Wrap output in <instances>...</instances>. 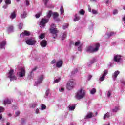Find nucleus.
Masks as SVG:
<instances>
[{"mask_svg":"<svg viewBox=\"0 0 125 125\" xmlns=\"http://www.w3.org/2000/svg\"><path fill=\"white\" fill-rule=\"evenodd\" d=\"M22 28H23V22H21L19 24V29L22 30Z\"/></svg>","mask_w":125,"mask_h":125,"instance_id":"obj_37","label":"nucleus"},{"mask_svg":"<svg viewBox=\"0 0 125 125\" xmlns=\"http://www.w3.org/2000/svg\"><path fill=\"white\" fill-rule=\"evenodd\" d=\"M25 5H26V6H29L30 5V1H29V0H26L25 1Z\"/></svg>","mask_w":125,"mask_h":125,"instance_id":"obj_50","label":"nucleus"},{"mask_svg":"<svg viewBox=\"0 0 125 125\" xmlns=\"http://www.w3.org/2000/svg\"><path fill=\"white\" fill-rule=\"evenodd\" d=\"M10 17L11 19H14V18L16 17V13H15V11H14L11 13Z\"/></svg>","mask_w":125,"mask_h":125,"instance_id":"obj_21","label":"nucleus"},{"mask_svg":"<svg viewBox=\"0 0 125 125\" xmlns=\"http://www.w3.org/2000/svg\"><path fill=\"white\" fill-rule=\"evenodd\" d=\"M4 111V108L2 106H0V113H2Z\"/></svg>","mask_w":125,"mask_h":125,"instance_id":"obj_49","label":"nucleus"},{"mask_svg":"<svg viewBox=\"0 0 125 125\" xmlns=\"http://www.w3.org/2000/svg\"><path fill=\"white\" fill-rule=\"evenodd\" d=\"M69 27V24L68 23H65L64 25H63V29L65 30L67 29Z\"/></svg>","mask_w":125,"mask_h":125,"instance_id":"obj_41","label":"nucleus"},{"mask_svg":"<svg viewBox=\"0 0 125 125\" xmlns=\"http://www.w3.org/2000/svg\"><path fill=\"white\" fill-rule=\"evenodd\" d=\"M50 32L51 33V34H53V38H54V39H55V38L57 37V33H58V30H57L56 26H55L53 23L51 25L50 28Z\"/></svg>","mask_w":125,"mask_h":125,"instance_id":"obj_7","label":"nucleus"},{"mask_svg":"<svg viewBox=\"0 0 125 125\" xmlns=\"http://www.w3.org/2000/svg\"><path fill=\"white\" fill-rule=\"evenodd\" d=\"M92 113L91 112H89L84 117V120L85 121H87L88 120V119H90V118H92Z\"/></svg>","mask_w":125,"mask_h":125,"instance_id":"obj_17","label":"nucleus"},{"mask_svg":"<svg viewBox=\"0 0 125 125\" xmlns=\"http://www.w3.org/2000/svg\"><path fill=\"white\" fill-rule=\"evenodd\" d=\"M20 115V111H17L15 113V117H18Z\"/></svg>","mask_w":125,"mask_h":125,"instance_id":"obj_51","label":"nucleus"},{"mask_svg":"<svg viewBox=\"0 0 125 125\" xmlns=\"http://www.w3.org/2000/svg\"><path fill=\"white\" fill-rule=\"evenodd\" d=\"M44 38V34H41L40 36H39V39H43Z\"/></svg>","mask_w":125,"mask_h":125,"instance_id":"obj_47","label":"nucleus"},{"mask_svg":"<svg viewBox=\"0 0 125 125\" xmlns=\"http://www.w3.org/2000/svg\"><path fill=\"white\" fill-rule=\"evenodd\" d=\"M35 113L36 114H40L41 113L40 112V109H39V108L36 109V110H35Z\"/></svg>","mask_w":125,"mask_h":125,"instance_id":"obj_54","label":"nucleus"},{"mask_svg":"<svg viewBox=\"0 0 125 125\" xmlns=\"http://www.w3.org/2000/svg\"><path fill=\"white\" fill-rule=\"evenodd\" d=\"M107 74H108V70H104L103 73L100 76L99 78L100 82H103V81L105 80L106 75H107Z\"/></svg>","mask_w":125,"mask_h":125,"instance_id":"obj_10","label":"nucleus"},{"mask_svg":"<svg viewBox=\"0 0 125 125\" xmlns=\"http://www.w3.org/2000/svg\"><path fill=\"white\" fill-rule=\"evenodd\" d=\"M62 65H63V61L59 60L56 63V67H57V68H61Z\"/></svg>","mask_w":125,"mask_h":125,"instance_id":"obj_14","label":"nucleus"},{"mask_svg":"<svg viewBox=\"0 0 125 125\" xmlns=\"http://www.w3.org/2000/svg\"><path fill=\"white\" fill-rule=\"evenodd\" d=\"M64 88H61L60 89H59V91L60 92H64Z\"/></svg>","mask_w":125,"mask_h":125,"instance_id":"obj_56","label":"nucleus"},{"mask_svg":"<svg viewBox=\"0 0 125 125\" xmlns=\"http://www.w3.org/2000/svg\"><path fill=\"white\" fill-rule=\"evenodd\" d=\"M6 125H10V123L9 122L7 123Z\"/></svg>","mask_w":125,"mask_h":125,"instance_id":"obj_64","label":"nucleus"},{"mask_svg":"<svg viewBox=\"0 0 125 125\" xmlns=\"http://www.w3.org/2000/svg\"><path fill=\"white\" fill-rule=\"evenodd\" d=\"M66 37H67V32H64L62 35L61 40H65L66 39Z\"/></svg>","mask_w":125,"mask_h":125,"instance_id":"obj_30","label":"nucleus"},{"mask_svg":"<svg viewBox=\"0 0 125 125\" xmlns=\"http://www.w3.org/2000/svg\"><path fill=\"white\" fill-rule=\"evenodd\" d=\"M50 91V89H48L46 90L45 95V97H47V96H48V95H49Z\"/></svg>","mask_w":125,"mask_h":125,"instance_id":"obj_38","label":"nucleus"},{"mask_svg":"<svg viewBox=\"0 0 125 125\" xmlns=\"http://www.w3.org/2000/svg\"><path fill=\"white\" fill-rule=\"evenodd\" d=\"M99 47H100V44L97 43L95 44L94 47L91 46H88L86 49V51L87 53H94V52L98 51Z\"/></svg>","mask_w":125,"mask_h":125,"instance_id":"obj_2","label":"nucleus"},{"mask_svg":"<svg viewBox=\"0 0 125 125\" xmlns=\"http://www.w3.org/2000/svg\"><path fill=\"white\" fill-rule=\"evenodd\" d=\"M85 95V91L83 88L79 89L75 95V97L78 100L83 99Z\"/></svg>","mask_w":125,"mask_h":125,"instance_id":"obj_3","label":"nucleus"},{"mask_svg":"<svg viewBox=\"0 0 125 125\" xmlns=\"http://www.w3.org/2000/svg\"><path fill=\"white\" fill-rule=\"evenodd\" d=\"M41 15H42V12H39L35 15V17L36 18H40V16H41Z\"/></svg>","mask_w":125,"mask_h":125,"instance_id":"obj_36","label":"nucleus"},{"mask_svg":"<svg viewBox=\"0 0 125 125\" xmlns=\"http://www.w3.org/2000/svg\"><path fill=\"white\" fill-rule=\"evenodd\" d=\"M22 36L24 37V36H30L31 35V33L27 31H24L21 34Z\"/></svg>","mask_w":125,"mask_h":125,"instance_id":"obj_19","label":"nucleus"},{"mask_svg":"<svg viewBox=\"0 0 125 125\" xmlns=\"http://www.w3.org/2000/svg\"><path fill=\"white\" fill-rule=\"evenodd\" d=\"M78 51H82V45H80V46H78Z\"/></svg>","mask_w":125,"mask_h":125,"instance_id":"obj_53","label":"nucleus"},{"mask_svg":"<svg viewBox=\"0 0 125 125\" xmlns=\"http://www.w3.org/2000/svg\"><path fill=\"white\" fill-rule=\"evenodd\" d=\"M90 92L91 94H95L96 93V89L93 88L90 90Z\"/></svg>","mask_w":125,"mask_h":125,"instance_id":"obj_32","label":"nucleus"},{"mask_svg":"<svg viewBox=\"0 0 125 125\" xmlns=\"http://www.w3.org/2000/svg\"><path fill=\"white\" fill-rule=\"evenodd\" d=\"M38 104L37 103H33L32 104H30V108H36V107H37V105Z\"/></svg>","mask_w":125,"mask_h":125,"instance_id":"obj_25","label":"nucleus"},{"mask_svg":"<svg viewBox=\"0 0 125 125\" xmlns=\"http://www.w3.org/2000/svg\"><path fill=\"white\" fill-rule=\"evenodd\" d=\"M118 75H120V71L119 70L116 71L114 73L112 74V79L113 81H116V80H117Z\"/></svg>","mask_w":125,"mask_h":125,"instance_id":"obj_13","label":"nucleus"},{"mask_svg":"<svg viewBox=\"0 0 125 125\" xmlns=\"http://www.w3.org/2000/svg\"><path fill=\"white\" fill-rule=\"evenodd\" d=\"M8 5H9V4H7L4 5L3 6V8L4 9H6L7 8V7H8Z\"/></svg>","mask_w":125,"mask_h":125,"instance_id":"obj_52","label":"nucleus"},{"mask_svg":"<svg viewBox=\"0 0 125 125\" xmlns=\"http://www.w3.org/2000/svg\"><path fill=\"white\" fill-rule=\"evenodd\" d=\"M49 0H43V2L46 7H50V6H48V2Z\"/></svg>","mask_w":125,"mask_h":125,"instance_id":"obj_20","label":"nucleus"},{"mask_svg":"<svg viewBox=\"0 0 125 125\" xmlns=\"http://www.w3.org/2000/svg\"><path fill=\"white\" fill-rule=\"evenodd\" d=\"M119 110H120V107L116 106L112 110V112H113V113H117V112H118V111H119Z\"/></svg>","mask_w":125,"mask_h":125,"instance_id":"obj_24","label":"nucleus"},{"mask_svg":"<svg viewBox=\"0 0 125 125\" xmlns=\"http://www.w3.org/2000/svg\"><path fill=\"white\" fill-rule=\"evenodd\" d=\"M25 124H26V120L24 119H22L21 122V125H24Z\"/></svg>","mask_w":125,"mask_h":125,"instance_id":"obj_43","label":"nucleus"},{"mask_svg":"<svg viewBox=\"0 0 125 125\" xmlns=\"http://www.w3.org/2000/svg\"><path fill=\"white\" fill-rule=\"evenodd\" d=\"M46 106L45 105L42 104L41 105V110H45Z\"/></svg>","mask_w":125,"mask_h":125,"instance_id":"obj_44","label":"nucleus"},{"mask_svg":"<svg viewBox=\"0 0 125 125\" xmlns=\"http://www.w3.org/2000/svg\"><path fill=\"white\" fill-rule=\"evenodd\" d=\"M106 95L107 97L109 98L111 95H112V90H109L108 91L106 92Z\"/></svg>","mask_w":125,"mask_h":125,"instance_id":"obj_23","label":"nucleus"},{"mask_svg":"<svg viewBox=\"0 0 125 125\" xmlns=\"http://www.w3.org/2000/svg\"><path fill=\"white\" fill-rule=\"evenodd\" d=\"M25 42L28 45H35L37 42L36 39L33 37L25 40Z\"/></svg>","mask_w":125,"mask_h":125,"instance_id":"obj_8","label":"nucleus"},{"mask_svg":"<svg viewBox=\"0 0 125 125\" xmlns=\"http://www.w3.org/2000/svg\"><path fill=\"white\" fill-rule=\"evenodd\" d=\"M55 60H53V61H52V62H51V64H55Z\"/></svg>","mask_w":125,"mask_h":125,"instance_id":"obj_59","label":"nucleus"},{"mask_svg":"<svg viewBox=\"0 0 125 125\" xmlns=\"http://www.w3.org/2000/svg\"><path fill=\"white\" fill-rule=\"evenodd\" d=\"M37 70V67H35L34 68H33L31 71H30L29 74H28V79H30L31 80V79H33V76H34V74L33 73L34 71H36Z\"/></svg>","mask_w":125,"mask_h":125,"instance_id":"obj_15","label":"nucleus"},{"mask_svg":"<svg viewBox=\"0 0 125 125\" xmlns=\"http://www.w3.org/2000/svg\"><path fill=\"white\" fill-rule=\"evenodd\" d=\"M21 18H26L27 17V13L26 12H24L21 15Z\"/></svg>","mask_w":125,"mask_h":125,"instance_id":"obj_27","label":"nucleus"},{"mask_svg":"<svg viewBox=\"0 0 125 125\" xmlns=\"http://www.w3.org/2000/svg\"><path fill=\"white\" fill-rule=\"evenodd\" d=\"M77 72H78V69H76L75 70V71H72V74H75V73H77Z\"/></svg>","mask_w":125,"mask_h":125,"instance_id":"obj_60","label":"nucleus"},{"mask_svg":"<svg viewBox=\"0 0 125 125\" xmlns=\"http://www.w3.org/2000/svg\"><path fill=\"white\" fill-rule=\"evenodd\" d=\"M115 35H116V32H111L107 34V37L110 38V37H112V36H115Z\"/></svg>","mask_w":125,"mask_h":125,"instance_id":"obj_28","label":"nucleus"},{"mask_svg":"<svg viewBox=\"0 0 125 125\" xmlns=\"http://www.w3.org/2000/svg\"><path fill=\"white\" fill-rule=\"evenodd\" d=\"M53 16V19H54L55 20V19H56V18H57L58 17V14L56 12H54L52 14Z\"/></svg>","mask_w":125,"mask_h":125,"instance_id":"obj_29","label":"nucleus"},{"mask_svg":"<svg viewBox=\"0 0 125 125\" xmlns=\"http://www.w3.org/2000/svg\"><path fill=\"white\" fill-rule=\"evenodd\" d=\"M10 103H11V100L7 99L4 100V105H8V104H10Z\"/></svg>","mask_w":125,"mask_h":125,"instance_id":"obj_18","label":"nucleus"},{"mask_svg":"<svg viewBox=\"0 0 125 125\" xmlns=\"http://www.w3.org/2000/svg\"><path fill=\"white\" fill-rule=\"evenodd\" d=\"M75 108H76V106H68V110L69 111H74L75 110Z\"/></svg>","mask_w":125,"mask_h":125,"instance_id":"obj_33","label":"nucleus"},{"mask_svg":"<svg viewBox=\"0 0 125 125\" xmlns=\"http://www.w3.org/2000/svg\"><path fill=\"white\" fill-rule=\"evenodd\" d=\"M1 119H2V114H0V120Z\"/></svg>","mask_w":125,"mask_h":125,"instance_id":"obj_62","label":"nucleus"},{"mask_svg":"<svg viewBox=\"0 0 125 125\" xmlns=\"http://www.w3.org/2000/svg\"><path fill=\"white\" fill-rule=\"evenodd\" d=\"M85 12H84V11H83V10H81L79 11V13L80 14H81V15H84V13Z\"/></svg>","mask_w":125,"mask_h":125,"instance_id":"obj_42","label":"nucleus"},{"mask_svg":"<svg viewBox=\"0 0 125 125\" xmlns=\"http://www.w3.org/2000/svg\"><path fill=\"white\" fill-rule=\"evenodd\" d=\"M52 11H49L47 13L46 19L45 18L42 19L40 23V27L41 28H44V27H45V24L48 22V20H49V19L50 18V17H51V15H52Z\"/></svg>","mask_w":125,"mask_h":125,"instance_id":"obj_1","label":"nucleus"},{"mask_svg":"<svg viewBox=\"0 0 125 125\" xmlns=\"http://www.w3.org/2000/svg\"><path fill=\"white\" fill-rule=\"evenodd\" d=\"M7 77L10 79L11 82L12 81H16V80H17V77L15 76V74H14V70L12 69H11L7 74Z\"/></svg>","mask_w":125,"mask_h":125,"instance_id":"obj_4","label":"nucleus"},{"mask_svg":"<svg viewBox=\"0 0 125 125\" xmlns=\"http://www.w3.org/2000/svg\"><path fill=\"white\" fill-rule=\"evenodd\" d=\"M91 12H92L93 14H98V11L94 9L92 10Z\"/></svg>","mask_w":125,"mask_h":125,"instance_id":"obj_39","label":"nucleus"},{"mask_svg":"<svg viewBox=\"0 0 125 125\" xmlns=\"http://www.w3.org/2000/svg\"><path fill=\"white\" fill-rule=\"evenodd\" d=\"M60 12L62 15L64 14V8H63V6H62L60 8Z\"/></svg>","mask_w":125,"mask_h":125,"instance_id":"obj_35","label":"nucleus"},{"mask_svg":"<svg viewBox=\"0 0 125 125\" xmlns=\"http://www.w3.org/2000/svg\"><path fill=\"white\" fill-rule=\"evenodd\" d=\"M5 45H6V40H1L0 42V47L1 49L5 48Z\"/></svg>","mask_w":125,"mask_h":125,"instance_id":"obj_12","label":"nucleus"},{"mask_svg":"<svg viewBox=\"0 0 125 125\" xmlns=\"http://www.w3.org/2000/svg\"><path fill=\"white\" fill-rule=\"evenodd\" d=\"M74 87L75 82L74 81V80L71 79L67 83L66 85V88L67 89H68V90H71V89H73Z\"/></svg>","mask_w":125,"mask_h":125,"instance_id":"obj_9","label":"nucleus"},{"mask_svg":"<svg viewBox=\"0 0 125 125\" xmlns=\"http://www.w3.org/2000/svg\"><path fill=\"white\" fill-rule=\"evenodd\" d=\"M113 61L116 62L117 63H120L122 61V57L120 55H117L114 56Z\"/></svg>","mask_w":125,"mask_h":125,"instance_id":"obj_11","label":"nucleus"},{"mask_svg":"<svg viewBox=\"0 0 125 125\" xmlns=\"http://www.w3.org/2000/svg\"><path fill=\"white\" fill-rule=\"evenodd\" d=\"M88 11L89 12H91V8L90 7V5H88Z\"/></svg>","mask_w":125,"mask_h":125,"instance_id":"obj_57","label":"nucleus"},{"mask_svg":"<svg viewBox=\"0 0 125 125\" xmlns=\"http://www.w3.org/2000/svg\"><path fill=\"white\" fill-rule=\"evenodd\" d=\"M121 83L123 85H125V81L124 80H121L120 81Z\"/></svg>","mask_w":125,"mask_h":125,"instance_id":"obj_55","label":"nucleus"},{"mask_svg":"<svg viewBox=\"0 0 125 125\" xmlns=\"http://www.w3.org/2000/svg\"><path fill=\"white\" fill-rule=\"evenodd\" d=\"M40 44L42 47H46L47 45V41L46 40H43L41 42Z\"/></svg>","mask_w":125,"mask_h":125,"instance_id":"obj_16","label":"nucleus"},{"mask_svg":"<svg viewBox=\"0 0 125 125\" xmlns=\"http://www.w3.org/2000/svg\"><path fill=\"white\" fill-rule=\"evenodd\" d=\"M96 62V59L93 58L92 60L91 61L90 63L91 64H93V63H95Z\"/></svg>","mask_w":125,"mask_h":125,"instance_id":"obj_46","label":"nucleus"},{"mask_svg":"<svg viewBox=\"0 0 125 125\" xmlns=\"http://www.w3.org/2000/svg\"><path fill=\"white\" fill-rule=\"evenodd\" d=\"M106 4H109V0H105Z\"/></svg>","mask_w":125,"mask_h":125,"instance_id":"obj_61","label":"nucleus"},{"mask_svg":"<svg viewBox=\"0 0 125 125\" xmlns=\"http://www.w3.org/2000/svg\"><path fill=\"white\" fill-rule=\"evenodd\" d=\"M45 79V75L44 74H40L38 76L37 81L35 83V85L37 86L39 84H41L42 82H43V80Z\"/></svg>","mask_w":125,"mask_h":125,"instance_id":"obj_6","label":"nucleus"},{"mask_svg":"<svg viewBox=\"0 0 125 125\" xmlns=\"http://www.w3.org/2000/svg\"><path fill=\"white\" fill-rule=\"evenodd\" d=\"M91 78H92V76L91 75H89L88 77V81H90V80L91 79Z\"/></svg>","mask_w":125,"mask_h":125,"instance_id":"obj_58","label":"nucleus"},{"mask_svg":"<svg viewBox=\"0 0 125 125\" xmlns=\"http://www.w3.org/2000/svg\"><path fill=\"white\" fill-rule=\"evenodd\" d=\"M5 3L6 4H11V0H5Z\"/></svg>","mask_w":125,"mask_h":125,"instance_id":"obj_40","label":"nucleus"},{"mask_svg":"<svg viewBox=\"0 0 125 125\" xmlns=\"http://www.w3.org/2000/svg\"><path fill=\"white\" fill-rule=\"evenodd\" d=\"M82 44H81V41L78 40L77 42H76L75 43V46H80V45H82Z\"/></svg>","mask_w":125,"mask_h":125,"instance_id":"obj_34","label":"nucleus"},{"mask_svg":"<svg viewBox=\"0 0 125 125\" xmlns=\"http://www.w3.org/2000/svg\"><path fill=\"white\" fill-rule=\"evenodd\" d=\"M18 71L17 75L19 78H23L26 75V69L25 67H21L18 68Z\"/></svg>","mask_w":125,"mask_h":125,"instance_id":"obj_5","label":"nucleus"},{"mask_svg":"<svg viewBox=\"0 0 125 125\" xmlns=\"http://www.w3.org/2000/svg\"><path fill=\"white\" fill-rule=\"evenodd\" d=\"M74 17L75 18L73 19L74 22H77V21H79V20H80V18H81V17H80V16H78L77 14L75 15Z\"/></svg>","mask_w":125,"mask_h":125,"instance_id":"obj_22","label":"nucleus"},{"mask_svg":"<svg viewBox=\"0 0 125 125\" xmlns=\"http://www.w3.org/2000/svg\"><path fill=\"white\" fill-rule=\"evenodd\" d=\"M59 82H60V78L55 80L53 82V83H59Z\"/></svg>","mask_w":125,"mask_h":125,"instance_id":"obj_45","label":"nucleus"},{"mask_svg":"<svg viewBox=\"0 0 125 125\" xmlns=\"http://www.w3.org/2000/svg\"><path fill=\"white\" fill-rule=\"evenodd\" d=\"M8 33H12L13 32V26H10L8 28Z\"/></svg>","mask_w":125,"mask_h":125,"instance_id":"obj_26","label":"nucleus"},{"mask_svg":"<svg viewBox=\"0 0 125 125\" xmlns=\"http://www.w3.org/2000/svg\"><path fill=\"white\" fill-rule=\"evenodd\" d=\"M110 117V114L109 113H107L104 116V120H106V119L109 118Z\"/></svg>","mask_w":125,"mask_h":125,"instance_id":"obj_31","label":"nucleus"},{"mask_svg":"<svg viewBox=\"0 0 125 125\" xmlns=\"http://www.w3.org/2000/svg\"><path fill=\"white\" fill-rule=\"evenodd\" d=\"M8 116H9V117H11L12 115H11V114L8 113Z\"/></svg>","mask_w":125,"mask_h":125,"instance_id":"obj_63","label":"nucleus"},{"mask_svg":"<svg viewBox=\"0 0 125 125\" xmlns=\"http://www.w3.org/2000/svg\"><path fill=\"white\" fill-rule=\"evenodd\" d=\"M119 11H118V10H114L113 13L114 14V15H116V14H118Z\"/></svg>","mask_w":125,"mask_h":125,"instance_id":"obj_48","label":"nucleus"}]
</instances>
